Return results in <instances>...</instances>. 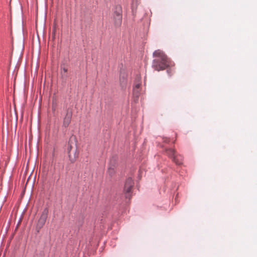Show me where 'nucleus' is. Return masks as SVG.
Returning a JSON list of instances; mask_svg holds the SVG:
<instances>
[{
	"instance_id": "nucleus-1",
	"label": "nucleus",
	"mask_w": 257,
	"mask_h": 257,
	"mask_svg": "<svg viewBox=\"0 0 257 257\" xmlns=\"http://www.w3.org/2000/svg\"><path fill=\"white\" fill-rule=\"evenodd\" d=\"M155 59L153 61V67L157 71L165 70L171 65V62L164 52L161 50H156L153 53Z\"/></svg>"
},
{
	"instance_id": "nucleus-2",
	"label": "nucleus",
	"mask_w": 257,
	"mask_h": 257,
	"mask_svg": "<svg viewBox=\"0 0 257 257\" xmlns=\"http://www.w3.org/2000/svg\"><path fill=\"white\" fill-rule=\"evenodd\" d=\"M114 24L116 26H120L122 22V10L120 6H117L115 8L113 14Z\"/></svg>"
},
{
	"instance_id": "nucleus-3",
	"label": "nucleus",
	"mask_w": 257,
	"mask_h": 257,
	"mask_svg": "<svg viewBox=\"0 0 257 257\" xmlns=\"http://www.w3.org/2000/svg\"><path fill=\"white\" fill-rule=\"evenodd\" d=\"M48 215V209L47 208H45L44 209L43 212H42L41 216L38 221L36 225V228L38 231L44 226L45 225L46 220L47 219Z\"/></svg>"
},
{
	"instance_id": "nucleus-4",
	"label": "nucleus",
	"mask_w": 257,
	"mask_h": 257,
	"mask_svg": "<svg viewBox=\"0 0 257 257\" xmlns=\"http://www.w3.org/2000/svg\"><path fill=\"white\" fill-rule=\"evenodd\" d=\"M67 151L70 161L72 163L74 162L78 157V153L77 150L74 149V150H72V146L70 143H69L67 148Z\"/></svg>"
},
{
	"instance_id": "nucleus-5",
	"label": "nucleus",
	"mask_w": 257,
	"mask_h": 257,
	"mask_svg": "<svg viewBox=\"0 0 257 257\" xmlns=\"http://www.w3.org/2000/svg\"><path fill=\"white\" fill-rule=\"evenodd\" d=\"M134 182L132 178H128L124 184V191L127 193H129L131 190L132 189L134 186Z\"/></svg>"
},
{
	"instance_id": "nucleus-6",
	"label": "nucleus",
	"mask_w": 257,
	"mask_h": 257,
	"mask_svg": "<svg viewBox=\"0 0 257 257\" xmlns=\"http://www.w3.org/2000/svg\"><path fill=\"white\" fill-rule=\"evenodd\" d=\"M71 115L67 114L63 120V125L65 127H67L71 121Z\"/></svg>"
},
{
	"instance_id": "nucleus-7",
	"label": "nucleus",
	"mask_w": 257,
	"mask_h": 257,
	"mask_svg": "<svg viewBox=\"0 0 257 257\" xmlns=\"http://www.w3.org/2000/svg\"><path fill=\"white\" fill-rule=\"evenodd\" d=\"M181 156H175L174 157L173 159V161L177 164V165H181L182 164Z\"/></svg>"
},
{
	"instance_id": "nucleus-8",
	"label": "nucleus",
	"mask_w": 257,
	"mask_h": 257,
	"mask_svg": "<svg viewBox=\"0 0 257 257\" xmlns=\"http://www.w3.org/2000/svg\"><path fill=\"white\" fill-rule=\"evenodd\" d=\"M166 153L170 157L172 158L176 156L175 150L172 149L167 150Z\"/></svg>"
},
{
	"instance_id": "nucleus-9",
	"label": "nucleus",
	"mask_w": 257,
	"mask_h": 257,
	"mask_svg": "<svg viewBox=\"0 0 257 257\" xmlns=\"http://www.w3.org/2000/svg\"><path fill=\"white\" fill-rule=\"evenodd\" d=\"M133 94L134 96L138 97L140 94V89L134 88Z\"/></svg>"
},
{
	"instance_id": "nucleus-10",
	"label": "nucleus",
	"mask_w": 257,
	"mask_h": 257,
	"mask_svg": "<svg viewBox=\"0 0 257 257\" xmlns=\"http://www.w3.org/2000/svg\"><path fill=\"white\" fill-rule=\"evenodd\" d=\"M61 73H62V75H64L65 74H66L67 72V71H68L67 68L65 66H61Z\"/></svg>"
},
{
	"instance_id": "nucleus-11",
	"label": "nucleus",
	"mask_w": 257,
	"mask_h": 257,
	"mask_svg": "<svg viewBox=\"0 0 257 257\" xmlns=\"http://www.w3.org/2000/svg\"><path fill=\"white\" fill-rule=\"evenodd\" d=\"M120 83L121 85H122L123 84H124L126 82V79L125 77H120Z\"/></svg>"
},
{
	"instance_id": "nucleus-12",
	"label": "nucleus",
	"mask_w": 257,
	"mask_h": 257,
	"mask_svg": "<svg viewBox=\"0 0 257 257\" xmlns=\"http://www.w3.org/2000/svg\"><path fill=\"white\" fill-rule=\"evenodd\" d=\"M108 172L110 174H112L114 173V169L113 168L109 167Z\"/></svg>"
},
{
	"instance_id": "nucleus-13",
	"label": "nucleus",
	"mask_w": 257,
	"mask_h": 257,
	"mask_svg": "<svg viewBox=\"0 0 257 257\" xmlns=\"http://www.w3.org/2000/svg\"><path fill=\"white\" fill-rule=\"evenodd\" d=\"M141 85V83L140 82H139L135 85L134 88L140 89Z\"/></svg>"
},
{
	"instance_id": "nucleus-14",
	"label": "nucleus",
	"mask_w": 257,
	"mask_h": 257,
	"mask_svg": "<svg viewBox=\"0 0 257 257\" xmlns=\"http://www.w3.org/2000/svg\"><path fill=\"white\" fill-rule=\"evenodd\" d=\"M134 2H135V0H133V5H134Z\"/></svg>"
}]
</instances>
